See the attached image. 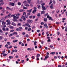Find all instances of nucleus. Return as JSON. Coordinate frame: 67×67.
I'll return each mask as SVG.
<instances>
[{"label":"nucleus","mask_w":67,"mask_h":67,"mask_svg":"<svg viewBox=\"0 0 67 67\" xmlns=\"http://www.w3.org/2000/svg\"><path fill=\"white\" fill-rule=\"evenodd\" d=\"M14 31V30H10V32H13V31Z\"/></svg>","instance_id":"a18cd8bd"},{"label":"nucleus","mask_w":67,"mask_h":67,"mask_svg":"<svg viewBox=\"0 0 67 67\" xmlns=\"http://www.w3.org/2000/svg\"><path fill=\"white\" fill-rule=\"evenodd\" d=\"M36 59L37 60H40V59H39V58H38V57Z\"/></svg>","instance_id":"0e129e2a"},{"label":"nucleus","mask_w":67,"mask_h":67,"mask_svg":"<svg viewBox=\"0 0 67 67\" xmlns=\"http://www.w3.org/2000/svg\"><path fill=\"white\" fill-rule=\"evenodd\" d=\"M49 20H51V21H54V19H52V17H50L49 18Z\"/></svg>","instance_id":"2eb2a0df"},{"label":"nucleus","mask_w":67,"mask_h":67,"mask_svg":"<svg viewBox=\"0 0 67 67\" xmlns=\"http://www.w3.org/2000/svg\"><path fill=\"white\" fill-rule=\"evenodd\" d=\"M0 32L1 33H3V32L2 31L1 29H0Z\"/></svg>","instance_id":"e2e57ef3"},{"label":"nucleus","mask_w":67,"mask_h":67,"mask_svg":"<svg viewBox=\"0 0 67 67\" xmlns=\"http://www.w3.org/2000/svg\"><path fill=\"white\" fill-rule=\"evenodd\" d=\"M12 36V34H10L9 35V37H11V36Z\"/></svg>","instance_id":"09e8293b"},{"label":"nucleus","mask_w":67,"mask_h":67,"mask_svg":"<svg viewBox=\"0 0 67 67\" xmlns=\"http://www.w3.org/2000/svg\"><path fill=\"white\" fill-rule=\"evenodd\" d=\"M65 32H67V26H65Z\"/></svg>","instance_id":"c9c22d12"},{"label":"nucleus","mask_w":67,"mask_h":67,"mask_svg":"<svg viewBox=\"0 0 67 67\" xmlns=\"http://www.w3.org/2000/svg\"><path fill=\"white\" fill-rule=\"evenodd\" d=\"M53 4H52L50 6V8L51 9H53Z\"/></svg>","instance_id":"412c9836"},{"label":"nucleus","mask_w":67,"mask_h":67,"mask_svg":"<svg viewBox=\"0 0 67 67\" xmlns=\"http://www.w3.org/2000/svg\"><path fill=\"white\" fill-rule=\"evenodd\" d=\"M6 9L7 10H10V11H12V8H10L8 7H7L6 8Z\"/></svg>","instance_id":"1a4fd4ad"},{"label":"nucleus","mask_w":67,"mask_h":67,"mask_svg":"<svg viewBox=\"0 0 67 67\" xmlns=\"http://www.w3.org/2000/svg\"><path fill=\"white\" fill-rule=\"evenodd\" d=\"M42 8L43 11H44V10H46V8H45V6H42Z\"/></svg>","instance_id":"6e6552de"},{"label":"nucleus","mask_w":67,"mask_h":67,"mask_svg":"<svg viewBox=\"0 0 67 67\" xmlns=\"http://www.w3.org/2000/svg\"><path fill=\"white\" fill-rule=\"evenodd\" d=\"M27 22L29 23H32L33 22V20H27Z\"/></svg>","instance_id":"0eeeda50"},{"label":"nucleus","mask_w":67,"mask_h":67,"mask_svg":"<svg viewBox=\"0 0 67 67\" xmlns=\"http://www.w3.org/2000/svg\"><path fill=\"white\" fill-rule=\"evenodd\" d=\"M23 29V28L22 27H20L19 29L20 30H22Z\"/></svg>","instance_id":"680f3d73"},{"label":"nucleus","mask_w":67,"mask_h":67,"mask_svg":"<svg viewBox=\"0 0 67 67\" xmlns=\"http://www.w3.org/2000/svg\"><path fill=\"white\" fill-rule=\"evenodd\" d=\"M17 4L18 5H21V3L20 2H18Z\"/></svg>","instance_id":"7c9ffc66"},{"label":"nucleus","mask_w":67,"mask_h":67,"mask_svg":"<svg viewBox=\"0 0 67 67\" xmlns=\"http://www.w3.org/2000/svg\"><path fill=\"white\" fill-rule=\"evenodd\" d=\"M45 13V11H42L41 13V14H44Z\"/></svg>","instance_id":"dca6fc26"},{"label":"nucleus","mask_w":67,"mask_h":67,"mask_svg":"<svg viewBox=\"0 0 67 67\" xmlns=\"http://www.w3.org/2000/svg\"><path fill=\"white\" fill-rule=\"evenodd\" d=\"M2 38H3L2 37L0 36V40H2Z\"/></svg>","instance_id":"bf43d9fd"},{"label":"nucleus","mask_w":67,"mask_h":67,"mask_svg":"<svg viewBox=\"0 0 67 67\" xmlns=\"http://www.w3.org/2000/svg\"><path fill=\"white\" fill-rule=\"evenodd\" d=\"M31 30V28H29L27 29V31H30Z\"/></svg>","instance_id":"f704fd0d"},{"label":"nucleus","mask_w":67,"mask_h":67,"mask_svg":"<svg viewBox=\"0 0 67 67\" xmlns=\"http://www.w3.org/2000/svg\"><path fill=\"white\" fill-rule=\"evenodd\" d=\"M23 18V20L24 21H25L26 20V18H25L24 17V16H22L21 18Z\"/></svg>","instance_id":"9b49d317"},{"label":"nucleus","mask_w":67,"mask_h":67,"mask_svg":"<svg viewBox=\"0 0 67 67\" xmlns=\"http://www.w3.org/2000/svg\"><path fill=\"white\" fill-rule=\"evenodd\" d=\"M34 57H35L34 56H32L31 57V58H32V59H34Z\"/></svg>","instance_id":"5fc2aeb1"},{"label":"nucleus","mask_w":67,"mask_h":67,"mask_svg":"<svg viewBox=\"0 0 67 67\" xmlns=\"http://www.w3.org/2000/svg\"><path fill=\"white\" fill-rule=\"evenodd\" d=\"M41 25H43L44 24V22H42L41 23Z\"/></svg>","instance_id":"052dcab7"},{"label":"nucleus","mask_w":67,"mask_h":67,"mask_svg":"<svg viewBox=\"0 0 67 67\" xmlns=\"http://www.w3.org/2000/svg\"><path fill=\"white\" fill-rule=\"evenodd\" d=\"M3 56L5 57L6 56H7V54H6L4 53L3 54Z\"/></svg>","instance_id":"c85d7f7f"},{"label":"nucleus","mask_w":67,"mask_h":67,"mask_svg":"<svg viewBox=\"0 0 67 67\" xmlns=\"http://www.w3.org/2000/svg\"><path fill=\"white\" fill-rule=\"evenodd\" d=\"M55 52H52L50 53V54L52 55H54L55 53Z\"/></svg>","instance_id":"4be33fe9"},{"label":"nucleus","mask_w":67,"mask_h":67,"mask_svg":"<svg viewBox=\"0 0 67 67\" xmlns=\"http://www.w3.org/2000/svg\"><path fill=\"white\" fill-rule=\"evenodd\" d=\"M23 8L24 9H27V7H23Z\"/></svg>","instance_id":"4c0bfd02"},{"label":"nucleus","mask_w":67,"mask_h":67,"mask_svg":"<svg viewBox=\"0 0 67 67\" xmlns=\"http://www.w3.org/2000/svg\"><path fill=\"white\" fill-rule=\"evenodd\" d=\"M37 8L36 7H34V10L32 11V13H35L36 12L37 10H36Z\"/></svg>","instance_id":"7ed1b4c3"},{"label":"nucleus","mask_w":67,"mask_h":67,"mask_svg":"<svg viewBox=\"0 0 67 67\" xmlns=\"http://www.w3.org/2000/svg\"><path fill=\"white\" fill-rule=\"evenodd\" d=\"M16 30L17 31H20V29H19V28H17Z\"/></svg>","instance_id":"bb28decb"},{"label":"nucleus","mask_w":67,"mask_h":67,"mask_svg":"<svg viewBox=\"0 0 67 67\" xmlns=\"http://www.w3.org/2000/svg\"><path fill=\"white\" fill-rule=\"evenodd\" d=\"M6 23L4 21H2V25H4V27H6V26L5 25Z\"/></svg>","instance_id":"39448f33"},{"label":"nucleus","mask_w":67,"mask_h":67,"mask_svg":"<svg viewBox=\"0 0 67 67\" xmlns=\"http://www.w3.org/2000/svg\"><path fill=\"white\" fill-rule=\"evenodd\" d=\"M6 22H7V25H8L11 24V22H10V21L9 20H6Z\"/></svg>","instance_id":"f03ea898"},{"label":"nucleus","mask_w":67,"mask_h":67,"mask_svg":"<svg viewBox=\"0 0 67 67\" xmlns=\"http://www.w3.org/2000/svg\"><path fill=\"white\" fill-rule=\"evenodd\" d=\"M47 24H44V26H45V27H46V26H47Z\"/></svg>","instance_id":"a19ab883"},{"label":"nucleus","mask_w":67,"mask_h":67,"mask_svg":"<svg viewBox=\"0 0 67 67\" xmlns=\"http://www.w3.org/2000/svg\"><path fill=\"white\" fill-rule=\"evenodd\" d=\"M29 18L30 19H32V16L31 15V16H30L29 17Z\"/></svg>","instance_id":"8fccbe9b"},{"label":"nucleus","mask_w":67,"mask_h":67,"mask_svg":"<svg viewBox=\"0 0 67 67\" xmlns=\"http://www.w3.org/2000/svg\"><path fill=\"white\" fill-rule=\"evenodd\" d=\"M32 9H30L29 10H27V12H28L29 13H31V11H32Z\"/></svg>","instance_id":"aec40b11"},{"label":"nucleus","mask_w":67,"mask_h":67,"mask_svg":"<svg viewBox=\"0 0 67 67\" xmlns=\"http://www.w3.org/2000/svg\"><path fill=\"white\" fill-rule=\"evenodd\" d=\"M1 2V3H0V6H1L2 5H3V4H4V3L2 1V2Z\"/></svg>","instance_id":"9d476101"},{"label":"nucleus","mask_w":67,"mask_h":67,"mask_svg":"<svg viewBox=\"0 0 67 67\" xmlns=\"http://www.w3.org/2000/svg\"><path fill=\"white\" fill-rule=\"evenodd\" d=\"M5 12V10H4V8H3V10H2V13H4Z\"/></svg>","instance_id":"393cba45"},{"label":"nucleus","mask_w":67,"mask_h":67,"mask_svg":"<svg viewBox=\"0 0 67 67\" xmlns=\"http://www.w3.org/2000/svg\"><path fill=\"white\" fill-rule=\"evenodd\" d=\"M8 16H5L4 17V18L5 19H6L7 18H8Z\"/></svg>","instance_id":"c03bdc74"},{"label":"nucleus","mask_w":67,"mask_h":67,"mask_svg":"<svg viewBox=\"0 0 67 67\" xmlns=\"http://www.w3.org/2000/svg\"><path fill=\"white\" fill-rule=\"evenodd\" d=\"M26 1H25L24 2H23V3H26Z\"/></svg>","instance_id":"338daca9"},{"label":"nucleus","mask_w":67,"mask_h":67,"mask_svg":"<svg viewBox=\"0 0 67 67\" xmlns=\"http://www.w3.org/2000/svg\"><path fill=\"white\" fill-rule=\"evenodd\" d=\"M36 43H37V42H34V45L35 46L36 45Z\"/></svg>","instance_id":"473e14b6"},{"label":"nucleus","mask_w":67,"mask_h":67,"mask_svg":"<svg viewBox=\"0 0 67 67\" xmlns=\"http://www.w3.org/2000/svg\"><path fill=\"white\" fill-rule=\"evenodd\" d=\"M18 42V40H15L13 41V43H15V42Z\"/></svg>","instance_id":"a878e982"},{"label":"nucleus","mask_w":67,"mask_h":67,"mask_svg":"<svg viewBox=\"0 0 67 67\" xmlns=\"http://www.w3.org/2000/svg\"><path fill=\"white\" fill-rule=\"evenodd\" d=\"M2 30H3L4 31H5V28L4 27H3L2 28Z\"/></svg>","instance_id":"cd10ccee"},{"label":"nucleus","mask_w":67,"mask_h":67,"mask_svg":"<svg viewBox=\"0 0 67 67\" xmlns=\"http://www.w3.org/2000/svg\"><path fill=\"white\" fill-rule=\"evenodd\" d=\"M25 26H28V27H31V26L28 23H26L25 24Z\"/></svg>","instance_id":"20e7f679"},{"label":"nucleus","mask_w":67,"mask_h":67,"mask_svg":"<svg viewBox=\"0 0 67 67\" xmlns=\"http://www.w3.org/2000/svg\"><path fill=\"white\" fill-rule=\"evenodd\" d=\"M62 67V65H59L58 66V67Z\"/></svg>","instance_id":"774afa93"},{"label":"nucleus","mask_w":67,"mask_h":67,"mask_svg":"<svg viewBox=\"0 0 67 67\" xmlns=\"http://www.w3.org/2000/svg\"><path fill=\"white\" fill-rule=\"evenodd\" d=\"M10 2V3L9 4V5H11V6H14V5H15L14 3L13 2Z\"/></svg>","instance_id":"423d86ee"},{"label":"nucleus","mask_w":67,"mask_h":67,"mask_svg":"<svg viewBox=\"0 0 67 67\" xmlns=\"http://www.w3.org/2000/svg\"><path fill=\"white\" fill-rule=\"evenodd\" d=\"M43 20L44 22H46L47 20V18H44L43 19Z\"/></svg>","instance_id":"4468645a"},{"label":"nucleus","mask_w":67,"mask_h":67,"mask_svg":"<svg viewBox=\"0 0 67 67\" xmlns=\"http://www.w3.org/2000/svg\"><path fill=\"white\" fill-rule=\"evenodd\" d=\"M28 16L27 15H25V18H27V19H28V18H29V17H28Z\"/></svg>","instance_id":"ea45409f"},{"label":"nucleus","mask_w":67,"mask_h":67,"mask_svg":"<svg viewBox=\"0 0 67 67\" xmlns=\"http://www.w3.org/2000/svg\"><path fill=\"white\" fill-rule=\"evenodd\" d=\"M16 15V16H15ZM21 15V14L20 13H17L16 15L15 14L14 15H11V17H13L14 19H13V21L14 22H15V21H18L17 19H18L19 18V16Z\"/></svg>","instance_id":"f257e3e1"},{"label":"nucleus","mask_w":67,"mask_h":67,"mask_svg":"<svg viewBox=\"0 0 67 67\" xmlns=\"http://www.w3.org/2000/svg\"><path fill=\"white\" fill-rule=\"evenodd\" d=\"M31 51H34V48L32 47L31 48Z\"/></svg>","instance_id":"37998d69"},{"label":"nucleus","mask_w":67,"mask_h":67,"mask_svg":"<svg viewBox=\"0 0 67 67\" xmlns=\"http://www.w3.org/2000/svg\"><path fill=\"white\" fill-rule=\"evenodd\" d=\"M47 15H48V13H46L44 15V16H47Z\"/></svg>","instance_id":"72a5a7b5"},{"label":"nucleus","mask_w":67,"mask_h":67,"mask_svg":"<svg viewBox=\"0 0 67 67\" xmlns=\"http://www.w3.org/2000/svg\"><path fill=\"white\" fill-rule=\"evenodd\" d=\"M37 15L38 16H41V14L40 13H38L37 14Z\"/></svg>","instance_id":"58836bf2"},{"label":"nucleus","mask_w":67,"mask_h":67,"mask_svg":"<svg viewBox=\"0 0 67 67\" xmlns=\"http://www.w3.org/2000/svg\"><path fill=\"white\" fill-rule=\"evenodd\" d=\"M50 17V16H49V15H47V18H49Z\"/></svg>","instance_id":"69168bd1"},{"label":"nucleus","mask_w":67,"mask_h":67,"mask_svg":"<svg viewBox=\"0 0 67 67\" xmlns=\"http://www.w3.org/2000/svg\"><path fill=\"white\" fill-rule=\"evenodd\" d=\"M8 27L9 28H10V29H13L14 28L13 26H8Z\"/></svg>","instance_id":"ddd939ff"},{"label":"nucleus","mask_w":67,"mask_h":67,"mask_svg":"<svg viewBox=\"0 0 67 67\" xmlns=\"http://www.w3.org/2000/svg\"><path fill=\"white\" fill-rule=\"evenodd\" d=\"M40 54H38L36 55V57L37 58L38 57H40Z\"/></svg>","instance_id":"a211bd4d"},{"label":"nucleus","mask_w":67,"mask_h":67,"mask_svg":"<svg viewBox=\"0 0 67 67\" xmlns=\"http://www.w3.org/2000/svg\"><path fill=\"white\" fill-rule=\"evenodd\" d=\"M37 6H38V8L39 9H40V8H41V6L40 5H37Z\"/></svg>","instance_id":"2f4dec72"},{"label":"nucleus","mask_w":67,"mask_h":67,"mask_svg":"<svg viewBox=\"0 0 67 67\" xmlns=\"http://www.w3.org/2000/svg\"><path fill=\"white\" fill-rule=\"evenodd\" d=\"M48 57H49V56L48 55H47L45 57V59H47V58H48Z\"/></svg>","instance_id":"b1692460"},{"label":"nucleus","mask_w":67,"mask_h":67,"mask_svg":"<svg viewBox=\"0 0 67 67\" xmlns=\"http://www.w3.org/2000/svg\"><path fill=\"white\" fill-rule=\"evenodd\" d=\"M27 15H30V13H27Z\"/></svg>","instance_id":"de8ad7c7"},{"label":"nucleus","mask_w":67,"mask_h":67,"mask_svg":"<svg viewBox=\"0 0 67 67\" xmlns=\"http://www.w3.org/2000/svg\"><path fill=\"white\" fill-rule=\"evenodd\" d=\"M12 24L14 26H16V24H15V23H13V22H12Z\"/></svg>","instance_id":"6ab92c4d"},{"label":"nucleus","mask_w":67,"mask_h":67,"mask_svg":"<svg viewBox=\"0 0 67 67\" xmlns=\"http://www.w3.org/2000/svg\"><path fill=\"white\" fill-rule=\"evenodd\" d=\"M6 30L7 31H8L9 30V29L8 28H7L6 29Z\"/></svg>","instance_id":"79ce46f5"},{"label":"nucleus","mask_w":67,"mask_h":67,"mask_svg":"<svg viewBox=\"0 0 67 67\" xmlns=\"http://www.w3.org/2000/svg\"><path fill=\"white\" fill-rule=\"evenodd\" d=\"M27 49L28 51H31V48H28Z\"/></svg>","instance_id":"864d4df0"},{"label":"nucleus","mask_w":67,"mask_h":67,"mask_svg":"<svg viewBox=\"0 0 67 67\" xmlns=\"http://www.w3.org/2000/svg\"><path fill=\"white\" fill-rule=\"evenodd\" d=\"M7 44L9 45L11 43H10V42H7Z\"/></svg>","instance_id":"49530a36"},{"label":"nucleus","mask_w":67,"mask_h":67,"mask_svg":"<svg viewBox=\"0 0 67 67\" xmlns=\"http://www.w3.org/2000/svg\"><path fill=\"white\" fill-rule=\"evenodd\" d=\"M43 5H45V3H43L42 4H41L42 6H44Z\"/></svg>","instance_id":"603ef678"},{"label":"nucleus","mask_w":67,"mask_h":67,"mask_svg":"<svg viewBox=\"0 0 67 67\" xmlns=\"http://www.w3.org/2000/svg\"><path fill=\"white\" fill-rule=\"evenodd\" d=\"M20 12H24L25 10L24 9H21L19 11Z\"/></svg>","instance_id":"f8f14e48"},{"label":"nucleus","mask_w":67,"mask_h":67,"mask_svg":"<svg viewBox=\"0 0 67 67\" xmlns=\"http://www.w3.org/2000/svg\"><path fill=\"white\" fill-rule=\"evenodd\" d=\"M23 15H26V13L25 12H24L23 13Z\"/></svg>","instance_id":"13d9d810"},{"label":"nucleus","mask_w":67,"mask_h":67,"mask_svg":"<svg viewBox=\"0 0 67 67\" xmlns=\"http://www.w3.org/2000/svg\"><path fill=\"white\" fill-rule=\"evenodd\" d=\"M13 35H14V34H15L16 35H17L18 34V33H17V32H14L13 34Z\"/></svg>","instance_id":"5701e85b"},{"label":"nucleus","mask_w":67,"mask_h":67,"mask_svg":"<svg viewBox=\"0 0 67 67\" xmlns=\"http://www.w3.org/2000/svg\"><path fill=\"white\" fill-rule=\"evenodd\" d=\"M12 52H15V53H16V52H17V50H12Z\"/></svg>","instance_id":"f3484780"},{"label":"nucleus","mask_w":67,"mask_h":67,"mask_svg":"<svg viewBox=\"0 0 67 67\" xmlns=\"http://www.w3.org/2000/svg\"><path fill=\"white\" fill-rule=\"evenodd\" d=\"M10 15H11V13H10L7 16L8 18H10Z\"/></svg>","instance_id":"c756f323"},{"label":"nucleus","mask_w":67,"mask_h":67,"mask_svg":"<svg viewBox=\"0 0 67 67\" xmlns=\"http://www.w3.org/2000/svg\"><path fill=\"white\" fill-rule=\"evenodd\" d=\"M22 44V42L21 41H20L19 43V45H20Z\"/></svg>","instance_id":"4d7b16f0"},{"label":"nucleus","mask_w":67,"mask_h":67,"mask_svg":"<svg viewBox=\"0 0 67 67\" xmlns=\"http://www.w3.org/2000/svg\"><path fill=\"white\" fill-rule=\"evenodd\" d=\"M26 37H29V35L27 34H26L25 35Z\"/></svg>","instance_id":"3c124183"},{"label":"nucleus","mask_w":67,"mask_h":67,"mask_svg":"<svg viewBox=\"0 0 67 67\" xmlns=\"http://www.w3.org/2000/svg\"><path fill=\"white\" fill-rule=\"evenodd\" d=\"M5 50L4 51H2V53H1V54H4V53H5Z\"/></svg>","instance_id":"e433bc0d"},{"label":"nucleus","mask_w":67,"mask_h":67,"mask_svg":"<svg viewBox=\"0 0 67 67\" xmlns=\"http://www.w3.org/2000/svg\"><path fill=\"white\" fill-rule=\"evenodd\" d=\"M19 21H20V22H22V19H19Z\"/></svg>","instance_id":"6e6d98bb"}]
</instances>
